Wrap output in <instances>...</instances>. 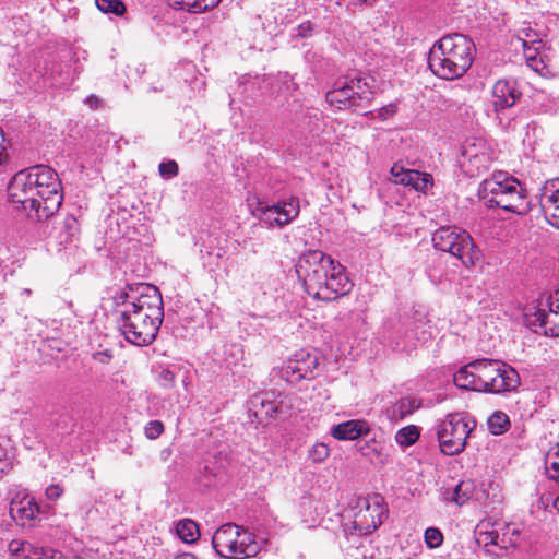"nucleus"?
I'll return each instance as SVG.
<instances>
[{
    "label": "nucleus",
    "mask_w": 559,
    "mask_h": 559,
    "mask_svg": "<svg viewBox=\"0 0 559 559\" xmlns=\"http://www.w3.org/2000/svg\"><path fill=\"white\" fill-rule=\"evenodd\" d=\"M391 175L396 183L409 186L416 191L425 192L432 186L431 175L415 169H405L399 164L392 166Z\"/></svg>",
    "instance_id": "19"
},
{
    "label": "nucleus",
    "mask_w": 559,
    "mask_h": 559,
    "mask_svg": "<svg viewBox=\"0 0 559 559\" xmlns=\"http://www.w3.org/2000/svg\"><path fill=\"white\" fill-rule=\"evenodd\" d=\"M475 499L486 511H495L503 501L502 490L498 484L489 483L475 491Z\"/></svg>",
    "instance_id": "24"
},
{
    "label": "nucleus",
    "mask_w": 559,
    "mask_h": 559,
    "mask_svg": "<svg viewBox=\"0 0 559 559\" xmlns=\"http://www.w3.org/2000/svg\"><path fill=\"white\" fill-rule=\"evenodd\" d=\"M216 554L226 559H248L257 556L260 545L248 530L234 523L222 525L213 535Z\"/></svg>",
    "instance_id": "7"
},
{
    "label": "nucleus",
    "mask_w": 559,
    "mask_h": 559,
    "mask_svg": "<svg viewBox=\"0 0 559 559\" xmlns=\"http://www.w3.org/2000/svg\"><path fill=\"white\" fill-rule=\"evenodd\" d=\"M46 552L44 548L32 545V549H26L25 559H44Z\"/></svg>",
    "instance_id": "43"
},
{
    "label": "nucleus",
    "mask_w": 559,
    "mask_h": 559,
    "mask_svg": "<svg viewBox=\"0 0 559 559\" xmlns=\"http://www.w3.org/2000/svg\"><path fill=\"white\" fill-rule=\"evenodd\" d=\"M63 491L64 490L60 485L52 484L46 488L45 496L48 500L56 501L62 496Z\"/></svg>",
    "instance_id": "42"
},
{
    "label": "nucleus",
    "mask_w": 559,
    "mask_h": 559,
    "mask_svg": "<svg viewBox=\"0 0 559 559\" xmlns=\"http://www.w3.org/2000/svg\"><path fill=\"white\" fill-rule=\"evenodd\" d=\"M158 170L163 178L170 179L178 175L179 168L175 160H167L159 164Z\"/></svg>",
    "instance_id": "39"
},
{
    "label": "nucleus",
    "mask_w": 559,
    "mask_h": 559,
    "mask_svg": "<svg viewBox=\"0 0 559 559\" xmlns=\"http://www.w3.org/2000/svg\"><path fill=\"white\" fill-rule=\"evenodd\" d=\"M545 468L548 477L559 480V442L551 447L545 457Z\"/></svg>",
    "instance_id": "33"
},
{
    "label": "nucleus",
    "mask_w": 559,
    "mask_h": 559,
    "mask_svg": "<svg viewBox=\"0 0 559 559\" xmlns=\"http://www.w3.org/2000/svg\"><path fill=\"white\" fill-rule=\"evenodd\" d=\"M420 432L417 426L408 425L399 429L395 433V441L399 445L411 447L419 439Z\"/></svg>",
    "instance_id": "32"
},
{
    "label": "nucleus",
    "mask_w": 559,
    "mask_h": 559,
    "mask_svg": "<svg viewBox=\"0 0 559 559\" xmlns=\"http://www.w3.org/2000/svg\"><path fill=\"white\" fill-rule=\"evenodd\" d=\"M176 533L178 537L185 543H193L199 536V526L198 524L190 519H182L176 525Z\"/></svg>",
    "instance_id": "30"
},
{
    "label": "nucleus",
    "mask_w": 559,
    "mask_h": 559,
    "mask_svg": "<svg viewBox=\"0 0 559 559\" xmlns=\"http://www.w3.org/2000/svg\"><path fill=\"white\" fill-rule=\"evenodd\" d=\"M492 162V151L488 143L480 138L465 140L462 145L459 163L469 177H476L488 169Z\"/></svg>",
    "instance_id": "11"
},
{
    "label": "nucleus",
    "mask_w": 559,
    "mask_h": 559,
    "mask_svg": "<svg viewBox=\"0 0 559 559\" xmlns=\"http://www.w3.org/2000/svg\"><path fill=\"white\" fill-rule=\"evenodd\" d=\"M539 204L548 223L559 229V178L547 180L543 185Z\"/></svg>",
    "instance_id": "17"
},
{
    "label": "nucleus",
    "mask_w": 559,
    "mask_h": 559,
    "mask_svg": "<svg viewBox=\"0 0 559 559\" xmlns=\"http://www.w3.org/2000/svg\"><path fill=\"white\" fill-rule=\"evenodd\" d=\"M369 431V425L365 420H347L331 428L332 437L337 440H355Z\"/></svg>",
    "instance_id": "21"
},
{
    "label": "nucleus",
    "mask_w": 559,
    "mask_h": 559,
    "mask_svg": "<svg viewBox=\"0 0 559 559\" xmlns=\"http://www.w3.org/2000/svg\"><path fill=\"white\" fill-rule=\"evenodd\" d=\"M64 224L68 228H74L76 225V219L73 216H68L64 221Z\"/></svg>",
    "instance_id": "48"
},
{
    "label": "nucleus",
    "mask_w": 559,
    "mask_h": 559,
    "mask_svg": "<svg viewBox=\"0 0 559 559\" xmlns=\"http://www.w3.org/2000/svg\"><path fill=\"white\" fill-rule=\"evenodd\" d=\"M425 542L429 548H437L443 542V535L439 528L428 527L425 531Z\"/></svg>",
    "instance_id": "37"
},
{
    "label": "nucleus",
    "mask_w": 559,
    "mask_h": 559,
    "mask_svg": "<svg viewBox=\"0 0 559 559\" xmlns=\"http://www.w3.org/2000/svg\"><path fill=\"white\" fill-rule=\"evenodd\" d=\"M359 452L364 455V456H370L371 453H379V451L377 450V447H376V442H372L371 444L370 443H366L365 445H361L359 448Z\"/></svg>",
    "instance_id": "45"
},
{
    "label": "nucleus",
    "mask_w": 559,
    "mask_h": 559,
    "mask_svg": "<svg viewBox=\"0 0 559 559\" xmlns=\"http://www.w3.org/2000/svg\"><path fill=\"white\" fill-rule=\"evenodd\" d=\"M397 111V105L395 103H390L377 110V118L381 120H388L393 117Z\"/></svg>",
    "instance_id": "41"
},
{
    "label": "nucleus",
    "mask_w": 559,
    "mask_h": 559,
    "mask_svg": "<svg viewBox=\"0 0 559 559\" xmlns=\"http://www.w3.org/2000/svg\"><path fill=\"white\" fill-rule=\"evenodd\" d=\"M552 506L559 512V495L555 498Z\"/></svg>",
    "instance_id": "50"
},
{
    "label": "nucleus",
    "mask_w": 559,
    "mask_h": 559,
    "mask_svg": "<svg viewBox=\"0 0 559 559\" xmlns=\"http://www.w3.org/2000/svg\"><path fill=\"white\" fill-rule=\"evenodd\" d=\"M117 324L124 338L135 346H148L164 320L163 297L151 284L128 285L112 296Z\"/></svg>",
    "instance_id": "1"
},
{
    "label": "nucleus",
    "mask_w": 559,
    "mask_h": 559,
    "mask_svg": "<svg viewBox=\"0 0 559 559\" xmlns=\"http://www.w3.org/2000/svg\"><path fill=\"white\" fill-rule=\"evenodd\" d=\"M420 407V402L413 397H403L386 409L390 420L399 421Z\"/></svg>",
    "instance_id": "26"
},
{
    "label": "nucleus",
    "mask_w": 559,
    "mask_h": 559,
    "mask_svg": "<svg viewBox=\"0 0 559 559\" xmlns=\"http://www.w3.org/2000/svg\"><path fill=\"white\" fill-rule=\"evenodd\" d=\"M330 455V449L328 444L323 442H317L311 445L308 450V459L313 463H322Z\"/></svg>",
    "instance_id": "35"
},
{
    "label": "nucleus",
    "mask_w": 559,
    "mask_h": 559,
    "mask_svg": "<svg viewBox=\"0 0 559 559\" xmlns=\"http://www.w3.org/2000/svg\"><path fill=\"white\" fill-rule=\"evenodd\" d=\"M510 425L509 416L502 411L493 412L487 420L488 429L495 436L502 435L509 430Z\"/></svg>",
    "instance_id": "31"
},
{
    "label": "nucleus",
    "mask_w": 559,
    "mask_h": 559,
    "mask_svg": "<svg viewBox=\"0 0 559 559\" xmlns=\"http://www.w3.org/2000/svg\"><path fill=\"white\" fill-rule=\"evenodd\" d=\"M522 96L518 83L513 80H498L491 90L493 110L499 114L511 108Z\"/></svg>",
    "instance_id": "18"
},
{
    "label": "nucleus",
    "mask_w": 559,
    "mask_h": 559,
    "mask_svg": "<svg viewBox=\"0 0 559 559\" xmlns=\"http://www.w3.org/2000/svg\"><path fill=\"white\" fill-rule=\"evenodd\" d=\"M100 99L95 95H90L85 99V104L88 105L91 108H97L99 106Z\"/></svg>",
    "instance_id": "47"
},
{
    "label": "nucleus",
    "mask_w": 559,
    "mask_h": 559,
    "mask_svg": "<svg viewBox=\"0 0 559 559\" xmlns=\"http://www.w3.org/2000/svg\"><path fill=\"white\" fill-rule=\"evenodd\" d=\"M14 465V452L11 440L0 436V477L12 469Z\"/></svg>",
    "instance_id": "29"
},
{
    "label": "nucleus",
    "mask_w": 559,
    "mask_h": 559,
    "mask_svg": "<svg viewBox=\"0 0 559 559\" xmlns=\"http://www.w3.org/2000/svg\"><path fill=\"white\" fill-rule=\"evenodd\" d=\"M496 525L489 520H481L475 530V538L476 543L481 546L487 552L496 555L491 547L498 548V540L495 537L496 535Z\"/></svg>",
    "instance_id": "23"
},
{
    "label": "nucleus",
    "mask_w": 559,
    "mask_h": 559,
    "mask_svg": "<svg viewBox=\"0 0 559 559\" xmlns=\"http://www.w3.org/2000/svg\"><path fill=\"white\" fill-rule=\"evenodd\" d=\"M495 525L497 532L495 537L498 540V549L507 550L514 547L519 540V530L514 525L506 522H495Z\"/></svg>",
    "instance_id": "25"
},
{
    "label": "nucleus",
    "mask_w": 559,
    "mask_h": 559,
    "mask_svg": "<svg viewBox=\"0 0 559 559\" xmlns=\"http://www.w3.org/2000/svg\"><path fill=\"white\" fill-rule=\"evenodd\" d=\"M516 43L522 47L527 66L533 70L538 71V63H540V61L537 57L543 48L542 39H539L535 33L526 32L524 37L518 35Z\"/></svg>",
    "instance_id": "22"
},
{
    "label": "nucleus",
    "mask_w": 559,
    "mask_h": 559,
    "mask_svg": "<svg viewBox=\"0 0 559 559\" xmlns=\"http://www.w3.org/2000/svg\"><path fill=\"white\" fill-rule=\"evenodd\" d=\"M175 559H197V558L191 554H182V555H178L177 557H175Z\"/></svg>",
    "instance_id": "49"
},
{
    "label": "nucleus",
    "mask_w": 559,
    "mask_h": 559,
    "mask_svg": "<svg viewBox=\"0 0 559 559\" xmlns=\"http://www.w3.org/2000/svg\"><path fill=\"white\" fill-rule=\"evenodd\" d=\"M175 9L192 13H202L219 4L222 0H169Z\"/></svg>",
    "instance_id": "28"
},
{
    "label": "nucleus",
    "mask_w": 559,
    "mask_h": 559,
    "mask_svg": "<svg viewBox=\"0 0 559 559\" xmlns=\"http://www.w3.org/2000/svg\"><path fill=\"white\" fill-rule=\"evenodd\" d=\"M476 487L473 480H461L452 491L445 492V499L455 502L457 506H463L469 499L475 497Z\"/></svg>",
    "instance_id": "27"
},
{
    "label": "nucleus",
    "mask_w": 559,
    "mask_h": 559,
    "mask_svg": "<svg viewBox=\"0 0 559 559\" xmlns=\"http://www.w3.org/2000/svg\"><path fill=\"white\" fill-rule=\"evenodd\" d=\"M8 549L10 554L15 556L17 559H25L26 549H32V544L24 540L14 539L10 542Z\"/></svg>",
    "instance_id": "36"
},
{
    "label": "nucleus",
    "mask_w": 559,
    "mask_h": 559,
    "mask_svg": "<svg viewBox=\"0 0 559 559\" xmlns=\"http://www.w3.org/2000/svg\"><path fill=\"white\" fill-rule=\"evenodd\" d=\"M41 512L39 504L33 496L24 495L15 498L10 504V515L21 526L34 527L39 521Z\"/></svg>",
    "instance_id": "16"
},
{
    "label": "nucleus",
    "mask_w": 559,
    "mask_h": 559,
    "mask_svg": "<svg viewBox=\"0 0 559 559\" xmlns=\"http://www.w3.org/2000/svg\"><path fill=\"white\" fill-rule=\"evenodd\" d=\"M478 194L490 207H500L516 215H526L531 210L526 190L506 171H496L485 179Z\"/></svg>",
    "instance_id": "6"
},
{
    "label": "nucleus",
    "mask_w": 559,
    "mask_h": 559,
    "mask_svg": "<svg viewBox=\"0 0 559 559\" xmlns=\"http://www.w3.org/2000/svg\"><path fill=\"white\" fill-rule=\"evenodd\" d=\"M277 413V402L266 394H255L251 397L249 414L255 419L257 425L265 426L269 420L275 418Z\"/></svg>",
    "instance_id": "20"
},
{
    "label": "nucleus",
    "mask_w": 559,
    "mask_h": 559,
    "mask_svg": "<svg viewBox=\"0 0 559 559\" xmlns=\"http://www.w3.org/2000/svg\"><path fill=\"white\" fill-rule=\"evenodd\" d=\"M431 241L437 250L456 258L466 267L474 266L481 258L471 235L457 226H442L435 230Z\"/></svg>",
    "instance_id": "8"
},
{
    "label": "nucleus",
    "mask_w": 559,
    "mask_h": 559,
    "mask_svg": "<svg viewBox=\"0 0 559 559\" xmlns=\"http://www.w3.org/2000/svg\"><path fill=\"white\" fill-rule=\"evenodd\" d=\"M385 518L383 500L380 496L360 498L354 514V527L367 535L380 526Z\"/></svg>",
    "instance_id": "14"
},
{
    "label": "nucleus",
    "mask_w": 559,
    "mask_h": 559,
    "mask_svg": "<svg viewBox=\"0 0 559 559\" xmlns=\"http://www.w3.org/2000/svg\"><path fill=\"white\" fill-rule=\"evenodd\" d=\"M21 294L29 296L32 294V290L29 288H24Z\"/></svg>",
    "instance_id": "52"
},
{
    "label": "nucleus",
    "mask_w": 559,
    "mask_h": 559,
    "mask_svg": "<svg viewBox=\"0 0 559 559\" xmlns=\"http://www.w3.org/2000/svg\"><path fill=\"white\" fill-rule=\"evenodd\" d=\"M159 379L164 386L169 388L174 383L175 376L170 370L164 369V370H162V372L159 374Z\"/></svg>",
    "instance_id": "44"
},
{
    "label": "nucleus",
    "mask_w": 559,
    "mask_h": 559,
    "mask_svg": "<svg viewBox=\"0 0 559 559\" xmlns=\"http://www.w3.org/2000/svg\"><path fill=\"white\" fill-rule=\"evenodd\" d=\"M453 381L463 390L499 394L516 390L520 376L513 367L500 360L483 358L461 367Z\"/></svg>",
    "instance_id": "4"
},
{
    "label": "nucleus",
    "mask_w": 559,
    "mask_h": 559,
    "mask_svg": "<svg viewBox=\"0 0 559 559\" xmlns=\"http://www.w3.org/2000/svg\"><path fill=\"white\" fill-rule=\"evenodd\" d=\"M8 195L31 219H49L63 201L61 180L55 169L46 165L24 168L10 179Z\"/></svg>",
    "instance_id": "2"
},
{
    "label": "nucleus",
    "mask_w": 559,
    "mask_h": 559,
    "mask_svg": "<svg viewBox=\"0 0 559 559\" xmlns=\"http://www.w3.org/2000/svg\"><path fill=\"white\" fill-rule=\"evenodd\" d=\"M526 317L531 325L544 329L546 335L559 336V289L549 295L545 307L540 305Z\"/></svg>",
    "instance_id": "15"
},
{
    "label": "nucleus",
    "mask_w": 559,
    "mask_h": 559,
    "mask_svg": "<svg viewBox=\"0 0 559 559\" xmlns=\"http://www.w3.org/2000/svg\"><path fill=\"white\" fill-rule=\"evenodd\" d=\"M415 346H416V344H415V343H411V342H409V344H407V345H405L404 347H402V349H412V348H414Z\"/></svg>",
    "instance_id": "51"
},
{
    "label": "nucleus",
    "mask_w": 559,
    "mask_h": 559,
    "mask_svg": "<svg viewBox=\"0 0 559 559\" xmlns=\"http://www.w3.org/2000/svg\"><path fill=\"white\" fill-rule=\"evenodd\" d=\"M319 366L318 356L306 349L293 354L281 367L280 377L292 384L316 377Z\"/></svg>",
    "instance_id": "13"
},
{
    "label": "nucleus",
    "mask_w": 559,
    "mask_h": 559,
    "mask_svg": "<svg viewBox=\"0 0 559 559\" xmlns=\"http://www.w3.org/2000/svg\"><path fill=\"white\" fill-rule=\"evenodd\" d=\"M296 273L306 292L319 300H335L353 287L345 269L321 250L304 252L296 263Z\"/></svg>",
    "instance_id": "3"
},
{
    "label": "nucleus",
    "mask_w": 559,
    "mask_h": 559,
    "mask_svg": "<svg viewBox=\"0 0 559 559\" xmlns=\"http://www.w3.org/2000/svg\"><path fill=\"white\" fill-rule=\"evenodd\" d=\"M426 326V323L424 322H418L415 324V328L412 329L408 334H407V337L408 338H413V340H416L417 342L419 343H425L427 342L430 336H431V332L427 331L425 329Z\"/></svg>",
    "instance_id": "38"
},
{
    "label": "nucleus",
    "mask_w": 559,
    "mask_h": 559,
    "mask_svg": "<svg viewBox=\"0 0 559 559\" xmlns=\"http://www.w3.org/2000/svg\"><path fill=\"white\" fill-rule=\"evenodd\" d=\"M96 7L104 13H112L120 16L126 11V5L121 0H95Z\"/></svg>",
    "instance_id": "34"
},
{
    "label": "nucleus",
    "mask_w": 559,
    "mask_h": 559,
    "mask_svg": "<svg viewBox=\"0 0 559 559\" xmlns=\"http://www.w3.org/2000/svg\"><path fill=\"white\" fill-rule=\"evenodd\" d=\"M371 97L369 84L362 78H343L325 94L326 102L340 109H348L368 103Z\"/></svg>",
    "instance_id": "10"
},
{
    "label": "nucleus",
    "mask_w": 559,
    "mask_h": 559,
    "mask_svg": "<svg viewBox=\"0 0 559 559\" xmlns=\"http://www.w3.org/2000/svg\"><path fill=\"white\" fill-rule=\"evenodd\" d=\"M299 212V199L290 197L272 205L260 202L253 210V215L269 227H283L295 219Z\"/></svg>",
    "instance_id": "12"
},
{
    "label": "nucleus",
    "mask_w": 559,
    "mask_h": 559,
    "mask_svg": "<svg viewBox=\"0 0 559 559\" xmlns=\"http://www.w3.org/2000/svg\"><path fill=\"white\" fill-rule=\"evenodd\" d=\"M475 51V45L467 36L459 33L448 34L430 48L428 67L440 79H459L471 68Z\"/></svg>",
    "instance_id": "5"
},
{
    "label": "nucleus",
    "mask_w": 559,
    "mask_h": 559,
    "mask_svg": "<svg viewBox=\"0 0 559 559\" xmlns=\"http://www.w3.org/2000/svg\"><path fill=\"white\" fill-rule=\"evenodd\" d=\"M312 31V25L310 22H304L298 26V35L300 37H307Z\"/></svg>",
    "instance_id": "46"
},
{
    "label": "nucleus",
    "mask_w": 559,
    "mask_h": 559,
    "mask_svg": "<svg viewBox=\"0 0 559 559\" xmlns=\"http://www.w3.org/2000/svg\"><path fill=\"white\" fill-rule=\"evenodd\" d=\"M475 428V421L462 413L448 414L436 425L440 451L445 455L461 453Z\"/></svg>",
    "instance_id": "9"
},
{
    "label": "nucleus",
    "mask_w": 559,
    "mask_h": 559,
    "mask_svg": "<svg viewBox=\"0 0 559 559\" xmlns=\"http://www.w3.org/2000/svg\"><path fill=\"white\" fill-rule=\"evenodd\" d=\"M144 432L147 439H157L164 432V424L160 420H151L145 425Z\"/></svg>",
    "instance_id": "40"
}]
</instances>
